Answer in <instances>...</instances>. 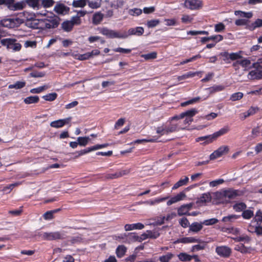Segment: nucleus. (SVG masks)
I'll list each match as a JSON object with an SVG mask.
<instances>
[{"mask_svg": "<svg viewBox=\"0 0 262 262\" xmlns=\"http://www.w3.org/2000/svg\"><path fill=\"white\" fill-rule=\"evenodd\" d=\"M258 110L257 107H251L247 112L240 114L241 119L244 120L248 117L255 114Z\"/></svg>", "mask_w": 262, "mask_h": 262, "instance_id": "6ab92c4d", "label": "nucleus"}, {"mask_svg": "<svg viewBox=\"0 0 262 262\" xmlns=\"http://www.w3.org/2000/svg\"><path fill=\"white\" fill-rule=\"evenodd\" d=\"M255 223V225H260L262 223V212L259 210L257 211L255 217L251 221V224Z\"/></svg>", "mask_w": 262, "mask_h": 262, "instance_id": "473e14b6", "label": "nucleus"}, {"mask_svg": "<svg viewBox=\"0 0 262 262\" xmlns=\"http://www.w3.org/2000/svg\"><path fill=\"white\" fill-rule=\"evenodd\" d=\"M49 88V86L45 85L37 88L32 89L30 92L33 94H38Z\"/></svg>", "mask_w": 262, "mask_h": 262, "instance_id": "603ef678", "label": "nucleus"}, {"mask_svg": "<svg viewBox=\"0 0 262 262\" xmlns=\"http://www.w3.org/2000/svg\"><path fill=\"white\" fill-rule=\"evenodd\" d=\"M243 97V94L241 92H237L233 94L230 97V100L233 101L241 99Z\"/></svg>", "mask_w": 262, "mask_h": 262, "instance_id": "bf43d9fd", "label": "nucleus"}, {"mask_svg": "<svg viewBox=\"0 0 262 262\" xmlns=\"http://www.w3.org/2000/svg\"><path fill=\"white\" fill-rule=\"evenodd\" d=\"M196 73L189 72L186 73L182 76H179L178 78V79L179 80H184V79L189 78L190 77H193L195 75H196Z\"/></svg>", "mask_w": 262, "mask_h": 262, "instance_id": "6e6d98bb", "label": "nucleus"}, {"mask_svg": "<svg viewBox=\"0 0 262 262\" xmlns=\"http://www.w3.org/2000/svg\"><path fill=\"white\" fill-rule=\"evenodd\" d=\"M167 134L174 132L177 130L178 125L176 124H170L169 125L165 126Z\"/></svg>", "mask_w": 262, "mask_h": 262, "instance_id": "5fc2aeb1", "label": "nucleus"}, {"mask_svg": "<svg viewBox=\"0 0 262 262\" xmlns=\"http://www.w3.org/2000/svg\"><path fill=\"white\" fill-rule=\"evenodd\" d=\"M144 227L143 224L138 223L133 224H126L124 226V229L126 231L133 230L134 229H142Z\"/></svg>", "mask_w": 262, "mask_h": 262, "instance_id": "5701e85b", "label": "nucleus"}, {"mask_svg": "<svg viewBox=\"0 0 262 262\" xmlns=\"http://www.w3.org/2000/svg\"><path fill=\"white\" fill-rule=\"evenodd\" d=\"M218 222V220L215 218H212L206 220L202 222L203 225L206 226L212 225Z\"/></svg>", "mask_w": 262, "mask_h": 262, "instance_id": "13d9d810", "label": "nucleus"}, {"mask_svg": "<svg viewBox=\"0 0 262 262\" xmlns=\"http://www.w3.org/2000/svg\"><path fill=\"white\" fill-rule=\"evenodd\" d=\"M173 256V254L171 253H167L164 255L160 256L159 259L161 262H169Z\"/></svg>", "mask_w": 262, "mask_h": 262, "instance_id": "79ce46f5", "label": "nucleus"}, {"mask_svg": "<svg viewBox=\"0 0 262 262\" xmlns=\"http://www.w3.org/2000/svg\"><path fill=\"white\" fill-rule=\"evenodd\" d=\"M141 56L144 58L145 60H148L156 58L157 53L156 52H152L146 54H142Z\"/></svg>", "mask_w": 262, "mask_h": 262, "instance_id": "8fccbe9b", "label": "nucleus"}, {"mask_svg": "<svg viewBox=\"0 0 262 262\" xmlns=\"http://www.w3.org/2000/svg\"><path fill=\"white\" fill-rule=\"evenodd\" d=\"M178 257L181 261H190L192 259V256L185 253H180Z\"/></svg>", "mask_w": 262, "mask_h": 262, "instance_id": "864d4df0", "label": "nucleus"}, {"mask_svg": "<svg viewBox=\"0 0 262 262\" xmlns=\"http://www.w3.org/2000/svg\"><path fill=\"white\" fill-rule=\"evenodd\" d=\"M69 8L63 4L57 3L54 7V11L58 14L65 15L69 11Z\"/></svg>", "mask_w": 262, "mask_h": 262, "instance_id": "9b49d317", "label": "nucleus"}, {"mask_svg": "<svg viewBox=\"0 0 262 262\" xmlns=\"http://www.w3.org/2000/svg\"><path fill=\"white\" fill-rule=\"evenodd\" d=\"M198 113V111L196 108H192L185 112L182 113L181 114L180 117L184 118L185 117H186L192 118V117Z\"/></svg>", "mask_w": 262, "mask_h": 262, "instance_id": "bb28decb", "label": "nucleus"}, {"mask_svg": "<svg viewBox=\"0 0 262 262\" xmlns=\"http://www.w3.org/2000/svg\"><path fill=\"white\" fill-rule=\"evenodd\" d=\"M262 27V19H257L254 22L248 26V29L251 30H254L256 28Z\"/></svg>", "mask_w": 262, "mask_h": 262, "instance_id": "e433bc0d", "label": "nucleus"}, {"mask_svg": "<svg viewBox=\"0 0 262 262\" xmlns=\"http://www.w3.org/2000/svg\"><path fill=\"white\" fill-rule=\"evenodd\" d=\"M71 117H68L63 119H59L51 122L50 126L54 128H60L63 126L65 124L70 122Z\"/></svg>", "mask_w": 262, "mask_h": 262, "instance_id": "f8f14e48", "label": "nucleus"}, {"mask_svg": "<svg viewBox=\"0 0 262 262\" xmlns=\"http://www.w3.org/2000/svg\"><path fill=\"white\" fill-rule=\"evenodd\" d=\"M196 242H200V239L196 238L194 237H184L182 238H180L176 240L174 243L178 244V243H183V244H188V243H196Z\"/></svg>", "mask_w": 262, "mask_h": 262, "instance_id": "4468645a", "label": "nucleus"}, {"mask_svg": "<svg viewBox=\"0 0 262 262\" xmlns=\"http://www.w3.org/2000/svg\"><path fill=\"white\" fill-rule=\"evenodd\" d=\"M215 252L222 257H229L231 254V249L227 246H217L215 248Z\"/></svg>", "mask_w": 262, "mask_h": 262, "instance_id": "0eeeda50", "label": "nucleus"}, {"mask_svg": "<svg viewBox=\"0 0 262 262\" xmlns=\"http://www.w3.org/2000/svg\"><path fill=\"white\" fill-rule=\"evenodd\" d=\"M237 64H240L243 68H244V70L245 71H247L249 69V67L251 64V61L246 58L239 60H237L233 63L232 67H237Z\"/></svg>", "mask_w": 262, "mask_h": 262, "instance_id": "ddd939ff", "label": "nucleus"}, {"mask_svg": "<svg viewBox=\"0 0 262 262\" xmlns=\"http://www.w3.org/2000/svg\"><path fill=\"white\" fill-rule=\"evenodd\" d=\"M208 89L211 93H213L223 91L225 89V86L222 85H214Z\"/></svg>", "mask_w": 262, "mask_h": 262, "instance_id": "09e8293b", "label": "nucleus"}, {"mask_svg": "<svg viewBox=\"0 0 262 262\" xmlns=\"http://www.w3.org/2000/svg\"><path fill=\"white\" fill-rule=\"evenodd\" d=\"M90 140L89 137H79L77 138V141L79 145L82 146H86Z\"/></svg>", "mask_w": 262, "mask_h": 262, "instance_id": "58836bf2", "label": "nucleus"}, {"mask_svg": "<svg viewBox=\"0 0 262 262\" xmlns=\"http://www.w3.org/2000/svg\"><path fill=\"white\" fill-rule=\"evenodd\" d=\"M74 26L70 20L64 21L61 24L62 29L66 32H69L72 30Z\"/></svg>", "mask_w": 262, "mask_h": 262, "instance_id": "cd10ccee", "label": "nucleus"}, {"mask_svg": "<svg viewBox=\"0 0 262 262\" xmlns=\"http://www.w3.org/2000/svg\"><path fill=\"white\" fill-rule=\"evenodd\" d=\"M188 212V211L187 210L186 208L185 207L184 205L181 206L178 209V214L179 216H182L183 215L186 214Z\"/></svg>", "mask_w": 262, "mask_h": 262, "instance_id": "774afa93", "label": "nucleus"}, {"mask_svg": "<svg viewBox=\"0 0 262 262\" xmlns=\"http://www.w3.org/2000/svg\"><path fill=\"white\" fill-rule=\"evenodd\" d=\"M242 53V51H239L238 52L236 53H230V56L229 58H230V60L232 61L234 60H238V59H242V56L241 55V54Z\"/></svg>", "mask_w": 262, "mask_h": 262, "instance_id": "49530a36", "label": "nucleus"}, {"mask_svg": "<svg viewBox=\"0 0 262 262\" xmlns=\"http://www.w3.org/2000/svg\"><path fill=\"white\" fill-rule=\"evenodd\" d=\"M26 82L24 81H18L14 84H11L8 85V89L15 90H19L24 88L26 86Z\"/></svg>", "mask_w": 262, "mask_h": 262, "instance_id": "a878e982", "label": "nucleus"}, {"mask_svg": "<svg viewBox=\"0 0 262 262\" xmlns=\"http://www.w3.org/2000/svg\"><path fill=\"white\" fill-rule=\"evenodd\" d=\"M40 9L41 8H48L51 7L54 4L53 0H40Z\"/></svg>", "mask_w": 262, "mask_h": 262, "instance_id": "7c9ffc66", "label": "nucleus"}, {"mask_svg": "<svg viewBox=\"0 0 262 262\" xmlns=\"http://www.w3.org/2000/svg\"><path fill=\"white\" fill-rule=\"evenodd\" d=\"M211 196L210 193H204L196 201V204L199 205H203L206 203L210 202Z\"/></svg>", "mask_w": 262, "mask_h": 262, "instance_id": "2eb2a0df", "label": "nucleus"}, {"mask_svg": "<svg viewBox=\"0 0 262 262\" xmlns=\"http://www.w3.org/2000/svg\"><path fill=\"white\" fill-rule=\"evenodd\" d=\"M228 151L229 148L227 146H221L210 155V160H213L217 159L227 153Z\"/></svg>", "mask_w": 262, "mask_h": 262, "instance_id": "1a4fd4ad", "label": "nucleus"}, {"mask_svg": "<svg viewBox=\"0 0 262 262\" xmlns=\"http://www.w3.org/2000/svg\"><path fill=\"white\" fill-rule=\"evenodd\" d=\"M144 29L143 28L141 27H138L136 28H130L128 30L127 33L125 32L127 35V37L128 36L133 35H136L138 36H141L144 33Z\"/></svg>", "mask_w": 262, "mask_h": 262, "instance_id": "f3484780", "label": "nucleus"}, {"mask_svg": "<svg viewBox=\"0 0 262 262\" xmlns=\"http://www.w3.org/2000/svg\"><path fill=\"white\" fill-rule=\"evenodd\" d=\"M189 232H192L198 233L203 228V224L202 223L194 222L189 226Z\"/></svg>", "mask_w": 262, "mask_h": 262, "instance_id": "4be33fe9", "label": "nucleus"}, {"mask_svg": "<svg viewBox=\"0 0 262 262\" xmlns=\"http://www.w3.org/2000/svg\"><path fill=\"white\" fill-rule=\"evenodd\" d=\"M57 94L56 93H52L48 94L46 95L43 96L42 98L48 101H52L56 99Z\"/></svg>", "mask_w": 262, "mask_h": 262, "instance_id": "37998d69", "label": "nucleus"}, {"mask_svg": "<svg viewBox=\"0 0 262 262\" xmlns=\"http://www.w3.org/2000/svg\"><path fill=\"white\" fill-rule=\"evenodd\" d=\"M24 22L23 19L19 18H4L1 21V25L9 28H14L19 26Z\"/></svg>", "mask_w": 262, "mask_h": 262, "instance_id": "20e7f679", "label": "nucleus"}, {"mask_svg": "<svg viewBox=\"0 0 262 262\" xmlns=\"http://www.w3.org/2000/svg\"><path fill=\"white\" fill-rule=\"evenodd\" d=\"M248 79L250 80L262 79V71L258 70H252L248 75Z\"/></svg>", "mask_w": 262, "mask_h": 262, "instance_id": "412c9836", "label": "nucleus"}, {"mask_svg": "<svg viewBox=\"0 0 262 262\" xmlns=\"http://www.w3.org/2000/svg\"><path fill=\"white\" fill-rule=\"evenodd\" d=\"M179 224L183 228H187L190 225L188 220L186 217H182V219H181L179 220Z\"/></svg>", "mask_w": 262, "mask_h": 262, "instance_id": "338daca9", "label": "nucleus"}, {"mask_svg": "<svg viewBox=\"0 0 262 262\" xmlns=\"http://www.w3.org/2000/svg\"><path fill=\"white\" fill-rule=\"evenodd\" d=\"M246 208V205L244 203H239L233 206V209L237 212H240Z\"/></svg>", "mask_w": 262, "mask_h": 262, "instance_id": "3c124183", "label": "nucleus"}, {"mask_svg": "<svg viewBox=\"0 0 262 262\" xmlns=\"http://www.w3.org/2000/svg\"><path fill=\"white\" fill-rule=\"evenodd\" d=\"M21 2L25 3V6L23 7V9L26 7V5L27 4L34 10H38L40 9V0H26V1H21Z\"/></svg>", "mask_w": 262, "mask_h": 262, "instance_id": "dca6fc26", "label": "nucleus"}, {"mask_svg": "<svg viewBox=\"0 0 262 262\" xmlns=\"http://www.w3.org/2000/svg\"><path fill=\"white\" fill-rule=\"evenodd\" d=\"M156 133L158 134V138L165 135H168L166 132L165 127L164 125L158 126L156 128Z\"/></svg>", "mask_w": 262, "mask_h": 262, "instance_id": "de8ad7c7", "label": "nucleus"}, {"mask_svg": "<svg viewBox=\"0 0 262 262\" xmlns=\"http://www.w3.org/2000/svg\"><path fill=\"white\" fill-rule=\"evenodd\" d=\"M142 12V10L139 8L131 9L128 11V14L132 16H139L141 14Z\"/></svg>", "mask_w": 262, "mask_h": 262, "instance_id": "4d7b16f0", "label": "nucleus"}, {"mask_svg": "<svg viewBox=\"0 0 262 262\" xmlns=\"http://www.w3.org/2000/svg\"><path fill=\"white\" fill-rule=\"evenodd\" d=\"M181 20L182 23L185 24L190 23H191L193 20V17L187 14H184L183 15Z\"/></svg>", "mask_w": 262, "mask_h": 262, "instance_id": "e2e57ef3", "label": "nucleus"}, {"mask_svg": "<svg viewBox=\"0 0 262 262\" xmlns=\"http://www.w3.org/2000/svg\"><path fill=\"white\" fill-rule=\"evenodd\" d=\"M100 32L103 35L110 38H127L126 33L125 32L121 33L114 30L109 29L107 28H102L100 30Z\"/></svg>", "mask_w": 262, "mask_h": 262, "instance_id": "f03ea898", "label": "nucleus"}, {"mask_svg": "<svg viewBox=\"0 0 262 262\" xmlns=\"http://www.w3.org/2000/svg\"><path fill=\"white\" fill-rule=\"evenodd\" d=\"M238 191L235 190H225L223 192L222 195L226 198L229 199H233L235 198L236 196L238 195Z\"/></svg>", "mask_w": 262, "mask_h": 262, "instance_id": "b1692460", "label": "nucleus"}, {"mask_svg": "<svg viewBox=\"0 0 262 262\" xmlns=\"http://www.w3.org/2000/svg\"><path fill=\"white\" fill-rule=\"evenodd\" d=\"M39 97L37 96H29L24 99L26 104L35 103L38 102Z\"/></svg>", "mask_w": 262, "mask_h": 262, "instance_id": "4c0bfd02", "label": "nucleus"}, {"mask_svg": "<svg viewBox=\"0 0 262 262\" xmlns=\"http://www.w3.org/2000/svg\"><path fill=\"white\" fill-rule=\"evenodd\" d=\"M223 39V37L221 35H216L211 36L210 37H204L202 38L201 41L202 42H205L209 40H214L216 42L221 41Z\"/></svg>", "mask_w": 262, "mask_h": 262, "instance_id": "393cba45", "label": "nucleus"}, {"mask_svg": "<svg viewBox=\"0 0 262 262\" xmlns=\"http://www.w3.org/2000/svg\"><path fill=\"white\" fill-rule=\"evenodd\" d=\"M168 197H164V198H158L154 200H148L145 201L144 202V204L149 205H155L156 204L160 203L164 201L165 200H167Z\"/></svg>", "mask_w": 262, "mask_h": 262, "instance_id": "72a5a7b5", "label": "nucleus"}, {"mask_svg": "<svg viewBox=\"0 0 262 262\" xmlns=\"http://www.w3.org/2000/svg\"><path fill=\"white\" fill-rule=\"evenodd\" d=\"M1 43L13 51H18L20 50L21 46L19 43L16 42V40L11 38H6L1 40Z\"/></svg>", "mask_w": 262, "mask_h": 262, "instance_id": "39448f33", "label": "nucleus"}, {"mask_svg": "<svg viewBox=\"0 0 262 262\" xmlns=\"http://www.w3.org/2000/svg\"><path fill=\"white\" fill-rule=\"evenodd\" d=\"M160 23L159 19H152L147 21V26L148 28H154Z\"/></svg>", "mask_w": 262, "mask_h": 262, "instance_id": "052dcab7", "label": "nucleus"}, {"mask_svg": "<svg viewBox=\"0 0 262 262\" xmlns=\"http://www.w3.org/2000/svg\"><path fill=\"white\" fill-rule=\"evenodd\" d=\"M185 197V193L183 192H181L177 194L176 196L171 198L168 201H167V205L168 206H170L173 203H177L179 201L182 200Z\"/></svg>", "mask_w": 262, "mask_h": 262, "instance_id": "a211bd4d", "label": "nucleus"}, {"mask_svg": "<svg viewBox=\"0 0 262 262\" xmlns=\"http://www.w3.org/2000/svg\"><path fill=\"white\" fill-rule=\"evenodd\" d=\"M254 215L253 211L250 209H247L243 211L242 216L246 220L251 219Z\"/></svg>", "mask_w": 262, "mask_h": 262, "instance_id": "c03bdc74", "label": "nucleus"}, {"mask_svg": "<svg viewBox=\"0 0 262 262\" xmlns=\"http://www.w3.org/2000/svg\"><path fill=\"white\" fill-rule=\"evenodd\" d=\"M64 235V234L60 232H45L42 234V237L44 239L52 241L62 239Z\"/></svg>", "mask_w": 262, "mask_h": 262, "instance_id": "6e6552de", "label": "nucleus"}, {"mask_svg": "<svg viewBox=\"0 0 262 262\" xmlns=\"http://www.w3.org/2000/svg\"><path fill=\"white\" fill-rule=\"evenodd\" d=\"M220 55L223 57V60L227 63H230V58H229L230 53L227 52H222Z\"/></svg>", "mask_w": 262, "mask_h": 262, "instance_id": "0e129e2a", "label": "nucleus"}, {"mask_svg": "<svg viewBox=\"0 0 262 262\" xmlns=\"http://www.w3.org/2000/svg\"><path fill=\"white\" fill-rule=\"evenodd\" d=\"M197 243H199V244L194 245L192 246V251H199L201 250H203L205 249V248L206 246V243L203 241H202L201 239H200V242H196Z\"/></svg>", "mask_w": 262, "mask_h": 262, "instance_id": "c9c22d12", "label": "nucleus"}, {"mask_svg": "<svg viewBox=\"0 0 262 262\" xmlns=\"http://www.w3.org/2000/svg\"><path fill=\"white\" fill-rule=\"evenodd\" d=\"M234 14L236 16H238L241 17H245L247 18H250L253 16V13L251 12H245L242 11H235Z\"/></svg>", "mask_w": 262, "mask_h": 262, "instance_id": "2f4dec72", "label": "nucleus"}, {"mask_svg": "<svg viewBox=\"0 0 262 262\" xmlns=\"http://www.w3.org/2000/svg\"><path fill=\"white\" fill-rule=\"evenodd\" d=\"M126 251V248L124 245L119 246L116 249V254L118 257H122Z\"/></svg>", "mask_w": 262, "mask_h": 262, "instance_id": "f704fd0d", "label": "nucleus"}, {"mask_svg": "<svg viewBox=\"0 0 262 262\" xmlns=\"http://www.w3.org/2000/svg\"><path fill=\"white\" fill-rule=\"evenodd\" d=\"M70 20L72 23L73 26L75 25L78 26L81 24V19L78 18V16H76V15L72 17L71 20Z\"/></svg>", "mask_w": 262, "mask_h": 262, "instance_id": "680f3d73", "label": "nucleus"}, {"mask_svg": "<svg viewBox=\"0 0 262 262\" xmlns=\"http://www.w3.org/2000/svg\"><path fill=\"white\" fill-rule=\"evenodd\" d=\"M184 6L190 10H199L203 7V2L201 0H185Z\"/></svg>", "mask_w": 262, "mask_h": 262, "instance_id": "423d86ee", "label": "nucleus"}, {"mask_svg": "<svg viewBox=\"0 0 262 262\" xmlns=\"http://www.w3.org/2000/svg\"><path fill=\"white\" fill-rule=\"evenodd\" d=\"M75 58L79 60H84L89 59L90 58V55L88 52L83 54L75 55Z\"/></svg>", "mask_w": 262, "mask_h": 262, "instance_id": "69168bd1", "label": "nucleus"}, {"mask_svg": "<svg viewBox=\"0 0 262 262\" xmlns=\"http://www.w3.org/2000/svg\"><path fill=\"white\" fill-rule=\"evenodd\" d=\"M147 235L149 238L156 239L160 236V233L158 230H147Z\"/></svg>", "mask_w": 262, "mask_h": 262, "instance_id": "a19ab883", "label": "nucleus"}, {"mask_svg": "<svg viewBox=\"0 0 262 262\" xmlns=\"http://www.w3.org/2000/svg\"><path fill=\"white\" fill-rule=\"evenodd\" d=\"M88 4L91 8L96 9L100 7L101 5V0L88 1Z\"/></svg>", "mask_w": 262, "mask_h": 262, "instance_id": "c85d7f7f", "label": "nucleus"}, {"mask_svg": "<svg viewBox=\"0 0 262 262\" xmlns=\"http://www.w3.org/2000/svg\"><path fill=\"white\" fill-rule=\"evenodd\" d=\"M60 20V19L58 16L53 15L42 20V26L45 29L55 28L58 26Z\"/></svg>", "mask_w": 262, "mask_h": 262, "instance_id": "f257e3e1", "label": "nucleus"}, {"mask_svg": "<svg viewBox=\"0 0 262 262\" xmlns=\"http://www.w3.org/2000/svg\"><path fill=\"white\" fill-rule=\"evenodd\" d=\"M104 15L101 12H95L92 17V23L95 25L100 24L102 21Z\"/></svg>", "mask_w": 262, "mask_h": 262, "instance_id": "aec40b11", "label": "nucleus"}, {"mask_svg": "<svg viewBox=\"0 0 262 262\" xmlns=\"http://www.w3.org/2000/svg\"><path fill=\"white\" fill-rule=\"evenodd\" d=\"M5 5L11 11H18L23 9L25 3L23 2L15 3V0H0V5Z\"/></svg>", "mask_w": 262, "mask_h": 262, "instance_id": "7ed1b4c3", "label": "nucleus"}, {"mask_svg": "<svg viewBox=\"0 0 262 262\" xmlns=\"http://www.w3.org/2000/svg\"><path fill=\"white\" fill-rule=\"evenodd\" d=\"M165 216H157L155 219H151V220H154L155 221V222H153L152 223H150V225H153L154 226L156 225H161L164 223Z\"/></svg>", "mask_w": 262, "mask_h": 262, "instance_id": "ea45409f", "label": "nucleus"}, {"mask_svg": "<svg viewBox=\"0 0 262 262\" xmlns=\"http://www.w3.org/2000/svg\"><path fill=\"white\" fill-rule=\"evenodd\" d=\"M229 129H230L228 126H225L212 135H210V136L207 137V138H208L209 142H213L219 137L227 133L229 131Z\"/></svg>", "mask_w": 262, "mask_h": 262, "instance_id": "9d476101", "label": "nucleus"}, {"mask_svg": "<svg viewBox=\"0 0 262 262\" xmlns=\"http://www.w3.org/2000/svg\"><path fill=\"white\" fill-rule=\"evenodd\" d=\"M86 4V0L74 1L72 5L74 7H84Z\"/></svg>", "mask_w": 262, "mask_h": 262, "instance_id": "a18cd8bd", "label": "nucleus"}, {"mask_svg": "<svg viewBox=\"0 0 262 262\" xmlns=\"http://www.w3.org/2000/svg\"><path fill=\"white\" fill-rule=\"evenodd\" d=\"M189 181V178L187 177H185L183 179H180L173 186L172 189H176L179 187L186 185Z\"/></svg>", "mask_w": 262, "mask_h": 262, "instance_id": "c756f323", "label": "nucleus"}]
</instances>
